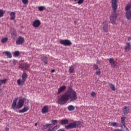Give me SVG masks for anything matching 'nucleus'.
Returning <instances> with one entry per match:
<instances>
[{
	"label": "nucleus",
	"mask_w": 131,
	"mask_h": 131,
	"mask_svg": "<svg viewBox=\"0 0 131 131\" xmlns=\"http://www.w3.org/2000/svg\"><path fill=\"white\" fill-rule=\"evenodd\" d=\"M69 100H70L71 102L77 100V93L75 91L73 90L72 87H69L67 91L58 99L57 103L60 105H64Z\"/></svg>",
	"instance_id": "1"
},
{
	"label": "nucleus",
	"mask_w": 131,
	"mask_h": 131,
	"mask_svg": "<svg viewBox=\"0 0 131 131\" xmlns=\"http://www.w3.org/2000/svg\"><path fill=\"white\" fill-rule=\"evenodd\" d=\"M18 98H15L14 100L13 101L11 108L13 109V110H16L17 109H21L24 106V102L25 100L24 99H19L18 101Z\"/></svg>",
	"instance_id": "2"
},
{
	"label": "nucleus",
	"mask_w": 131,
	"mask_h": 131,
	"mask_svg": "<svg viewBox=\"0 0 131 131\" xmlns=\"http://www.w3.org/2000/svg\"><path fill=\"white\" fill-rule=\"evenodd\" d=\"M78 127H81V126H80V122L79 121L72 122L65 126V128H66V129L78 128Z\"/></svg>",
	"instance_id": "3"
},
{
	"label": "nucleus",
	"mask_w": 131,
	"mask_h": 131,
	"mask_svg": "<svg viewBox=\"0 0 131 131\" xmlns=\"http://www.w3.org/2000/svg\"><path fill=\"white\" fill-rule=\"evenodd\" d=\"M28 76V75L26 73H23L21 76L22 79L21 80V79L19 78L17 80V83L18 85H21V86H23L25 81H26V78H27Z\"/></svg>",
	"instance_id": "4"
},
{
	"label": "nucleus",
	"mask_w": 131,
	"mask_h": 131,
	"mask_svg": "<svg viewBox=\"0 0 131 131\" xmlns=\"http://www.w3.org/2000/svg\"><path fill=\"white\" fill-rule=\"evenodd\" d=\"M118 0H112L111 1L112 8L114 13L116 12V10H117V8H118Z\"/></svg>",
	"instance_id": "5"
},
{
	"label": "nucleus",
	"mask_w": 131,
	"mask_h": 131,
	"mask_svg": "<svg viewBox=\"0 0 131 131\" xmlns=\"http://www.w3.org/2000/svg\"><path fill=\"white\" fill-rule=\"evenodd\" d=\"M59 42L60 45H62V46L67 47H70V46L72 45L71 41L68 39L61 40Z\"/></svg>",
	"instance_id": "6"
},
{
	"label": "nucleus",
	"mask_w": 131,
	"mask_h": 131,
	"mask_svg": "<svg viewBox=\"0 0 131 131\" xmlns=\"http://www.w3.org/2000/svg\"><path fill=\"white\" fill-rule=\"evenodd\" d=\"M108 21L106 20H104L103 21L102 26L103 32L107 33L109 31V28H108Z\"/></svg>",
	"instance_id": "7"
},
{
	"label": "nucleus",
	"mask_w": 131,
	"mask_h": 131,
	"mask_svg": "<svg viewBox=\"0 0 131 131\" xmlns=\"http://www.w3.org/2000/svg\"><path fill=\"white\" fill-rule=\"evenodd\" d=\"M24 41H25L24 37L19 36L16 41V45H17V46H21V45H23V43H24Z\"/></svg>",
	"instance_id": "8"
},
{
	"label": "nucleus",
	"mask_w": 131,
	"mask_h": 131,
	"mask_svg": "<svg viewBox=\"0 0 131 131\" xmlns=\"http://www.w3.org/2000/svg\"><path fill=\"white\" fill-rule=\"evenodd\" d=\"M111 23L112 24H115V21H116V19H117V14L113 13L110 17Z\"/></svg>",
	"instance_id": "9"
},
{
	"label": "nucleus",
	"mask_w": 131,
	"mask_h": 131,
	"mask_svg": "<svg viewBox=\"0 0 131 131\" xmlns=\"http://www.w3.org/2000/svg\"><path fill=\"white\" fill-rule=\"evenodd\" d=\"M29 67L30 66L28 63H21L19 66V68L21 69V70H29Z\"/></svg>",
	"instance_id": "10"
},
{
	"label": "nucleus",
	"mask_w": 131,
	"mask_h": 131,
	"mask_svg": "<svg viewBox=\"0 0 131 131\" xmlns=\"http://www.w3.org/2000/svg\"><path fill=\"white\" fill-rule=\"evenodd\" d=\"M41 24V23L40 22V20L39 19H36L33 22L32 26L34 27V28H38V27L40 26Z\"/></svg>",
	"instance_id": "11"
},
{
	"label": "nucleus",
	"mask_w": 131,
	"mask_h": 131,
	"mask_svg": "<svg viewBox=\"0 0 131 131\" xmlns=\"http://www.w3.org/2000/svg\"><path fill=\"white\" fill-rule=\"evenodd\" d=\"M108 61L112 67H113V68H115L116 67L117 62H116L115 61H114V58H110L108 59Z\"/></svg>",
	"instance_id": "12"
},
{
	"label": "nucleus",
	"mask_w": 131,
	"mask_h": 131,
	"mask_svg": "<svg viewBox=\"0 0 131 131\" xmlns=\"http://www.w3.org/2000/svg\"><path fill=\"white\" fill-rule=\"evenodd\" d=\"M129 113V107L125 106L122 110V114L124 115H127Z\"/></svg>",
	"instance_id": "13"
},
{
	"label": "nucleus",
	"mask_w": 131,
	"mask_h": 131,
	"mask_svg": "<svg viewBox=\"0 0 131 131\" xmlns=\"http://www.w3.org/2000/svg\"><path fill=\"white\" fill-rule=\"evenodd\" d=\"M131 44L129 42H126V45L125 46V52L127 53L130 51Z\"/></svg>",
	"instance_id": "14"
},
{
	"label": "nucleus",
	"mask_w": 131,
	"mask_h": 131,
	"mask_svg": "<svg viewBox=\"0 0 131 131\" xmlns=\"http://www.w3.org/2000/svg\"><path fill=\"white\" fill-rule=\"evenodd\" d=\"M48 112H49V106L45 105L41 109V113L42 114H46V113H48Z\"/></svg>",
	"instance_id": "15"
},
{
	"label": "nucleus",
	"mask_w": 131,
	"mask_h": 131,
	"mask_svg": "<svg viewBox=\"0 0 131 131\" xmlns=\"http://www.w3.org/2000/svg\"><path fill=\"white\" fill-rule=\"evenodd\" d=\"M126 119V117L124 116H122L121 117L120 121L121 123V124L123 127H126V125L125 123V120Z\"/></svg>",
	"instance_id": "16"
},
{
	"label": "nucleus",
	"mask_w": 131,
	"mask_h": 131,
	"mask_svg": "<svg viewBox=\"0 0 131 131\" xmlns=\"http://www.w3.org/2000/svg\"><path fill=\"white\" fill-rule=\"evenodd\" d=\"M108 125L109 126H113L114 127H119V123L115 122H110Z\"/></svg>",
	"instance_id": "17"
},
{
	"label": "nucleus",
	"mask_w": 131,
	"mask_h": 131,
	"mask_svg": "<svg viewBox=\"0 0 131 131\" xmlns=\"http://www.w3.org/2000/svg\"><path fill=\"white\" fill-rule=\"evenodd\" d=\"M29 109H30V107L27 106L24 107V108H23V109L19 110L18 113H24V112H27V111H29Z\"/></svg>",
	"instance_id": "18"
},
{
	"label": "nucleus",
	"mask_w": 131,
	"mask_h": 131,
	"mask_svg": "<svg viewBox=\"0 0 131 131\" xmlns=\"http://www.w3.org/2000/svg\"><path fill=\"white\" fill-rule=\"evenodd\" d=\"M125 17L127 20H130L131 21V10L126 12Z\"/></svg>",
	"instance_id": "19"
},
{
	"label": "nucleus",
	"mask_w": 131,
	"mask_h": 131,
	"mask_svg": "<svg viewBox=\"0 0 131 131\" xmlns=\"http://www.w3.org/2000/svg\"><path fill=\"white\" fill-rule=\"evenodd\" d=\"M41 60L42 62H44L45 64H48V58L43 54L41 55Z\"/></svg>",
	"instance_id": "20"
},
{
	"label": "nucleus",
	"mask_w": 131,
	"mask_h": 131,
	"mask_svg": "<svg viewBox=\"0 0 131 131\" xmlns=\"http://www.w3.org/2000/svg\"><path fill=\"white\" fill-rule=\"evenodd\" d=\"M66 90V86L62 85L58 89V94H61L62 92H64Z\"/></svg>",
	"instance_id": "21"
},
{
	"label": "nucleus",
	"mask_w": 131,
	"mask_h": 131,
	"mask_svg": "<svg viewBox=\"0 0 131 131\" xmlns=\"http://www.w3.org/2000/svg\"><path fill=\"white\" fill-rule=\"evenodd\" d=\"M60 126L59 125H56L55 126H54L52 129H51L50 128H49L48 129V131H55L58 129V128H59Z\"/></svg>",
	"instance_id": "22"
},
{
	"label": "nucleus",
	"mask_w": 131,
	"mask_h": 131,
	"mask_svg": "<svg viewBox=\"0 0 131 131\" xmlns=\"http://www.w3.org/2000/svg\"><path fill=\"white\" fill-rule=\"evenodd\" d=\"M10 19L11 20H15V18H16V13L14 12H12L10 13Z\"/></svg>",
	"instance_id": "23"
},
{
	"label": "nucleus",
	"mask_w": 131,
	"mask_h": 131,
	"mask_svg": "<svg viewBox=\"0 0 131 131\" xmlns=\"http://www.w3.org/2000/svg\"><path fill=\"white\" fill-rule=\"evenodd\" d=\"M131 9V2L129 3L125 7V10L127 12H128V11H130Z\"/></svg>",
	"instance_id": "24"
},
{
	"label": "nucleus",
	"mask_w": 131,
	"mask_h": 131,
	"mask_svg": "<svg viewBox=\"0 0 131 131\" xmlns=\"http://www.w3.org/2000/svg\"><path fill=\"white\" fill-rule=\"evenodd\" d=\"M51 125H52V124H47L46 125H43V126L41 127V129H42V130L47 129V128H48V127L49 126H51Z\"/></svg>",
	"instance_id": "25"
},
{
	"label": "nucleus",
	"mask_w": 131,
	"mask_h": 131,
	"mask_svg": "<svg viewBox=\"0 0 131 131\" xmlns=\"http://www.w3.org/2000/svg\"><path fill=\"white\" fill-rule=\"evenodd\" d=\"M60 123L62 125H64L66 124H68V123H69L68 120H67V119L61 120L60 121Z\"/></svg>",
	"instance_id": "26"
},
{
	"label": "nucleus",
	"mask_w": 131,
	"mask_h": 131,
	"mask_svg": "<svg viewBox=\"0 0 131 131\" xmlns=\"http://www.w3.org/2000/svg\"><path fill=\"white\" fill-rule=\"evenodd\" d=\"M68 110L69 111H74L75 110V107L72 105H70L68 107Z\"/></svg>",
	"instance_id": "27"
},
{
	"label": "nucleus",
	"mask_w": 131,
	"mask_h": 131,
	"mask_svg": "<svg viewBox=\"0 0 131 131\" xmlns=\"http://www.w3.org/2000/svg\"><path fill=\"white\" fill-rule=\"evenodd\" d=\"M3 54H6L8 58H12V54L9 51H5Z\"/></svg>",
	"instance_id": "28"
},
{
	"label": "nucleus",
	"mask_w": 131,
	"mask_h": 131,
	"mask_svg": "<svg viewBox=\"0 0 131 131\" xmlns=\"http://www.w3.org/2000/svg\"><path fill=\"white\" fill-rule=\"evenodd\" d=\"M74 69H75L74 66H71V67H70L69 70L70 73H73L74 72Z\"/></svg>",
	"instance_id": "29"
},
{
	"label": "nucleus",
	"mask_w": 131,
	"mask_h": 131,
	"mask_svg": "<svg viewBox=\"0 0 131 131\" xmlns=\"http://www.w3.org/2000/svg\"><path fill=\"white\" fill-rule=\"evenodd\" d=\"M8 81V79H4L3 80H0V86L3 85L4 83V84Z\"/></svg>",
	"instance_id": "30"
},
{
	"label": "nucleus",
	"mask_w": 131,
	"mask_h": 131,
	"mask_svg": "<svg viewBox=\"0 0 131 131\" xmlns=\"http://www.w3.org/2000/svg\"><path fill=\"white\" fill-rule=\"evenodd\" d=\"M109 85H110L112 91L114 92L115 91V85H114V84L109 83Z\"/></svg>",
	"instance_id": "31"
},
{
	"label": "nucleus",
	"mask_w": 131,
	"mask_h": 131,
	"mask_svg": "<svg viewBox=\"0 0 131 131\" xmlns=\"http://www.w3.org/2000/svg\"><path fill=\"white\" fill-rule=\"evenodd\" d=\"M38 9L39 12H42V11L46 10V8L45 7V6H40L38 7Z\"/></svg>",
	"instance_id": "32"
},
{
	"label": "nucleus",
	"mask_w": 131,
	"mask_h": 131,
	"mask_svg": "<svg viewBox=\"0 0 131 131\" xmlns=\"http://www.w3.org/2000/svg\"><path fill=\"white\" fill-rule=\"evenodd\" d=\"M8 37L3 38L1 39V42L2 43H5V42H7V41H8Z\"/></svg>",
	"instance_id": "33"
},
{
	"label": "nucleus",
	"mask_w": 131,
	"mask_h": 131,
	"mask_svg": "<svg viewBox=\"0 0 131 131\" xmlns=\"http://www.w3.org/2000/svg\"><path fill=\"white\" fill-rule=\"evenodd\" d=\"M11 35L12 37H14V38H15V37L17 36V33H16V31H13V32H11Z\"/></svg>",
	"instance_id": "34"
},
{
	"label": "nucleus",
	"mask_w": 131,
	"mask_h": 131,
	"mask_svg": "<svg viewBox=\"0 0 131 131\" xmlns=\"http://www.w3.org/2000/svg\"><path fill=\"white\" fill-rule=\"evenodd\" d=\"M5 14V12L2 9H0V18L2 17H4V15Z\"/></svg>",
	"instance_id": "35"
},
{
	"label": "nucleus",
	"mask_w": 131,
	"mask_h": 131,
	"mask_svg": "<svg viewBox=\"0 0 131 131\" xmlns=\"http://www.w3.org/2000/svg\"><path fill=\"white\" fill-rule=\"evenodd\" d=\"M14 55L15 57H18V56H19V55H20V52L18 51H16L14 52Z\"/></svg>",
	"instance_id": "36"
},
{
	"label": "nucleus",
	"mask_w": 131,
	"mask_h": 131,
	"mask_svg": "<svg viewBox=\"0 0 131 131\" xmlns=\"http://www.w3.org/2000/svg\"><path fill=\"white\" fill-rule=\"evenodd\" d=\"M93 68L95 70H99V66H98V65L97 64H94L93 65Z\"/></svg>",
	"instance_id": "37"
},
{
	"label": "nucleus",
	"mask_w": 131,
	"mask_h": 131,
	"mask_svg": "<svg viewBox=\"0 0 131 131\" xmlns=\"http://www.w3.org/2000/svg\"><path fill=\"white\" fill-rule=\"evenodd\" d=\"M24 5H28V0H22Z\"/></svg>",
	"instance_id": "38"
},
{
	"label": "nucleus",
	"mask_w": 131,
	"mask_h": 131,
	"mask_svg": "<svg viewBox=\"0 0 131 131\" xmlns=\"http://www.w3.org/2000/svg\"><path fill=\"white\" fill-rule=\"evenodd\" d=\"M51 122H52V124H56L57 122H58V120H53L51 121Z\"/></svg>",
	"instance_id": "39"
},
{
	"label": "nucleus",
	"mask_w": 131,
	"mask_h": 131,
	"mask_svg": "<svg viewBox=\"0 0 131 131\" xmlns=\"http://www.w3.org/2000/svg\"><path fill=\"white\" fill-rule=\"evenodd\" d=\"M84 2V0H79L78 2V5H81V4H83Z\"/></svg>",
	"instance_id": "40"
},
{
	"label": "nucleus",
	"mask_w": 131,
	"mask_h": 131,
	"mask_svg": "<svg viewBox=\"0 0 131 131\" xmlns=\"http://www.w3.org/2000/svg\"><path fill=\"white\" fill-rule=\"evenodd\" d=\"M96 73L97 75H101V71H100V69L98 70V71H97L96 72Z\"/></svg>",
	"instance_id": "41"
},
{
	"label": "nucleus",
	"mask_w": 131,
	"mask_h": 131,
	"mask_svg": "<svg viewBox=\"0 0 131 131\" xmlns=\"http://www.w3.org/2000/svg\"><path fill=\"white\" fill-rule=\"evenodd\" d=\"M91 96L94 98V97H96V92H92L91 93Z\"/></svg>",
	"instance_id": "42"
},
{
	"label": "nucleus",
	"mask_w": 131,
	"mask_h": 131,
	"mask_svg": "<svg viewBox=\"0 0 131 131\" xmlns=\"http://www.w3.org/2000/svg\"><path fill=\"white\" fill-rule=\"evenodd\" d=\"M57 131H65V129L64 128H61L58 130Z\"/></svg>",
	"instance_id": "43"
},
{
	"label": "nucleus",
	"mask_w": 131,
	"mask_h": 131,
	"mask_svg": "<svg viewBox=\"0 0 131 131\" xmlns=\"http://www.w3.org/2000/svg\"><path fill=\"white\" fill-rule=\"evenodd\" d=\"M124 128H125L124 131H129V130L128 129V128L126 127H126H124Z\"/></svg>",
	"instance_id": "44"
},
{
	"label": "nucleus",
	"mask_w": 131,
	"mask_h": 131,
	"mask_svg": "<svg viewBox=\"0 0 131 131\" xmlns=\"http://www.w3.org/2000/svg\"><path fill=\"white\" fill-rule=\"evenodd\" d=\"M130 40H131V37H129L128 38V41H130Z\"/></svg>",
	"instance_id": "45"
},
{
	"label": "nucleus",
	"mask_w": 131,
	"mask_h": 131,
	"mask_svg": "<svg viewBox=\"0 0 131 131\" xmlns=\"http://www.w3.org/2000/svg\"><path fill=\"white\" fill-rule=\"evenodd\" d=\"M6 131H9V127H6L5 129Z\"/></svg>",
	"instance_id": "46"
},
{
	"label": "nucleus",
	"mask_w": 131,
	"mask_h": 131,
	"mask_svg": "<svg viewBox=\"0 0 131 131\" xmlns=\"http://www.w3.org/2000/svg\"><path fill=\"white\" fill-rule=\"evenodd\" d=\"M51 72L52 73H54V72H55V70H52Z\"/></svg>",
	"instance_id": "47"
},
{
	"label": "nucleus",
	"mask_w": 131,
	"mask_h": 131,
	"mask_svg": "<svg viewBox=\"0 0 131 131\" xmlns=\"http://www.w3.org/2000/svg\"><path fill=\"white\" fill-rule=\"evenodd\" d=\"M35 126H37V123H35Z\"/></svg>",
	"instance_id": "48"
},
{
	"label": "nucleus",
	"mask_w": 131,
	"mask_h": 131,
	"mask_svg": "<svg viewBox=\"0 0 131 131\" xmlns=\"http://www.w3.org/2000/svg\"><path fill=\"white\" fill-rule=\"evenodd\" d=\"M75 2H76V1H77V0H74Z\"/></svg>",
	"instance_id": "49"
},
{
	"label": "nucleus",
	"mask_w": 131,
	"mask_h": 131,
	"mask_svg": "<svg viewBox=\"0 0 131 131\" xmlns=\"http://www.w3.org/2000/svg\"><path fill=\"white\" fill-rule=\"evenodd\" d=\"M2 75L0 74V76H1Z\"/></svg>",
	"instance_id": "50"
}]
</instances>
